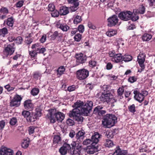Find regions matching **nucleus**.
<instances>
[{
	"label": "nucleus",
	"instance_id": "f257e3e1",
	"mask_svg": "<svg viewBox=\"0 0 155 155\" xmlns=\"http://www.w3.org/2000/svg\"><path fill=\"white\" fill-rule=\"evenodd\" d=\"M93 106L91 101H87L84 104L83 102L78 101L74 103L73 106L74 108L69 112V115L70 117H73L74 120L79 124L81 123L83 121V117L81 115H87L91 110Z\"/></svg>",
	"mask_w": 155,
	"mask_h": 155
},
{
	"label": "nucleus",
	"instance_id": "f03ea898",
	"mask_svg": "<svg viewBox=\"0 0 155 155\" xmlns=\"http://www.w3.org/2000/svg\"><path fill=\"white\" fill-rule=\"evenodd\" d=\"M85 132L83 130L76 134L75 138L71 143L72 147L69 153L71 155H80L81 150V143L84 137Z\"/></svg>",
	"mask_w": 155,
	"mask_h": 155
},
{
	"label": "nucleus",
	"instance_id": "7ed1b4c3",
	"mask_svg": "<svg viewBox=\"0 0 155 155\" xmlns=\"http://www.w3.org/2000/svg\"><path fill=\"white\" fill-rule=\"evenodd\" d=\"M49 114L46 116L51 123H54L56 121L61 122L64 117V114L61 112H56L55 109H51L48 110Z\"/></svg>",
	"mask_w": 155,
	"mask_h": 155
},
{
	"label": "nucleus",
	"instance_id": "20e7f679",
	"mask_svg": "<svg viewBox=\"0 0 155 155\" xmlns=\"http://www.w3.org/2000/svg\"><path fill=\"white\" fill-rule=\"evenodd\" d=\"M115 116L111 114H107L103 118L102 124L105 127L110 128L114 125Z\"/></svg>",
	"mask_w": 155,
	"mask_h": 155
},
{
	"label": "nucleus",
	"instance_id": "39448f33",
	"mask_svg": "<svg viewBox=\"0 0 155 155\" xmlns=\"http://www.w3.org/2000/svg\"><path fill=\"white\" fill-rule=\"evenodd\" d=\"M95 136H95L92 137L93 141V143L87 147L86 151L88 154H93L97 151V144L99 141L98 138L99 136L98 135Z\"/></svg>",
	"mask_w": 155,
	"mask_h": 155
},
{
	"label": "nucleus",
	"instance_id": "423d86ee",
	"mask_svg": "<svg viewBox=\"0 0 155 155\" xmlns=\"http://www.w3.org/2000/svg\"><path fill=\"white\" fill-rule=\"evenodd\" d=\"M15 50L14 44L13 43L4 45L3 51L4 55L7 57L12 54Z\"/></svg>",
	"mask_w": 155,
	"mask_h": 155
},
{
	"label": "nucleus",
	"instance_id": "0eeeda50",
	"mask_svg": "<svg viewBox=\"0 0 155 155\" xmlns=\"http://www.w3.org/2000/svg\"><path fill=\"white\" fill-rule=\"evenodd\" d=\"M22 97L20 95L17 94L15 95L12 99L10 103V106L12 107H18L21 104Z\"/></svg>",
	"mask_w": 155,
	"mask_h": 155
},
{
	"label": "nucleus",
	"instance_id": "6e6552de",
	"mask_svg": "<svg viewBox=\"0 0 155 155\" xmlns=\"http://www.w3.org/2000/svg\"><path fill=\"white\" fill-rule=\"evenodd\" d=\"M133 13L130 11L121 12L118 15V17L121 20L127 21L131 19Z\"/></svg>",
	"mask_w": 155,
	"mask_h": 155
},
{
	"label": "nucleus",
	"instance_id": "1a4fd4ad",
	"mask_svg": "<svg viewBox=\"0 0 155 155\" xmlns=\"http://www.w3.org/2000/svg\"><path fill=\"white\" fill-rule=\"evenodd\" d=\"M77 78L80 80L86 78L89 75L88 71L86 69H83L79 70L77 72Z\"/></svg>",
	"mask_w": 155,
	"mask_h": 155
},
{
	"label": "nucleus",
	"instance_id": "9d476101",
	"mask_svg": "<svg viewBox=\"0 0 155 155\" xmlns=\"http://www.w3.org/2000/svg\"><path fill=\"white\" fill-rule=\"evenodd\" d=\"M75 57L76 62L77 65L85 63L87 59V57L86 55L81 53L76 54Z\"/></svg>",
	"mask_w": 155,
	"mask_h": 155
},
{
	"label": "nucleus",
	"instance_id": "9b49d317",
	"mask_svg": "<svg viewBox=\"0 0 155 155\" xmlns=\"http://www.w3.org/2000/svg\"><path fill=\"white\" fill-rule=\"evenodd\" d=\"M71 149L70 145L67 143H64L59 150V152L61 155H66Z\"/></svg>",
	"mask_w": 155,
	"mask_h": 155
},
{
	"label": "nucleus",
	"instance_id": "f8f14e48",
	"mask_svg": "<svg viewBox=\"0 0 155 155\" xmlns=\"http://www.w3.org/2000/svg\"><path fill=\"white\" fill-rule=\"evenodd\" d=\"M13 150L6 147H2L0 149V155H13Z\"/></svg>",
	"mask_w": 155,
	"mask_h": 155
},
{
	"label": "nucleus",
	"instance_id": "ddd939ff",
	"mask_svg": "<svg viewBox=\"0 0 155 155\" xmlns=\"http://www.w3.org/2000/svg\"><path fill=\"white\" fill-rule=\"evenodd\" d=\"M134 98L140 103H141L144 99V94L140 93L137 90H134Z\"/></svg>",
	"mask_w": 155,
	"mask_h": 155
},
{
	"label": "nucleus",
	"instance_id": "4468645a",
	"mask_svg": "<svg viewBox=\"0 0 155 155\" xmlns=\"http://www.w3.org/2000/svg\"><path fill=\"white\" fill-rule=\"evenodd\" d=\"M31 101L30 100H27L24 102L23 105L25 109L29 110H32L33 109L34 106Z\"/></svg>",
	"mask_w": 155,
	"mask_h": 155
},
{
	"label": "nucleus",
	"instance_id": "2eb2a0df",
	"mask_svg": "<svg viewBox=\"0 0 155 155\" xmlns=\"http://www.w3.org/2000/svg\"><path fill=\"white\" fill-rule=\"evenodd\" d=\"M107 21L108 26L112 27L115 25L116 24V15H114L108 18Z\"/></svg>",
	"mask_w": 155,
	"mask_h": 155
},
{
	"label": "nucleus",
	"instance_id": "dca6fc26",
	"mask_svg": "<svg viewBox=\"0 0 155 155\" xmlns=\"http://www.w3.org/2000/svg\"><path fill=\"white\" fill-rule=\"evenodd\" d=\"M102 108L103 107L100 106L96 107L94 109V113L100 116L103 115L106 113V111L105 110H101Z\"/></svg>",
	"mask_w": 155,
	"mask_h": 155
},
{
	"label": "nucleus",
	"instance_id": "f3484780",
	"mask_svg": "<svg viewBox=\"0 0 155 155\" xmlns=\"http://www.w3.org/2000/svg\"><path fill=\"white\" fill-rule=\"evenodd\" d=\"M146 55L144 53H140L137 57V60L139 65H144V63L145 61Z\"/></svg>",
	"mask_w": 155,
	"mask_h": 155
},
{
	"label": "nucleus",
	"instance_id": "a211bd4d",
	"mask_svg": "<svg viewBox=\"0 0 155 155\" xmlns=\"http://www.w3.org/2000/svg\"><path fill=\"white\" fill-rule=\"evenodd\" d=\"M0 18L3 19L7 18L6 15L8 13V11L7 8L2 7L0 9Z\"/></svg>",
	"mask_w": 155,
	"mask_h": 155
},
{
	"label": "nucleus",
	"instance_id": "6ab92c4d",
	"mask_svg": "<svg viewBox=\"0 0 155 155\" xmlns=\"http://www.w3.org/2000/svg\"><path fill=\"white\" fill-rule=\"evenodd\" d=\"M98 135L99 136V137L98 138V140H99V138L101 137V135H100L99 134L98 132H95L94 133V134L92 136L91 139H87L83 141V144L84 145H87L90 143H93V139L92 137L93 136H94L96 135ZM95 137H96L95 136Z\"/></svg>",
	"mask_w": 155,
	"mask_h": 155
},
{
	"label": "nucleus",
	"instance_id": "aec40b11",
	"mask_svg": "<svg viewBox=\"0 0 155 155\" xmlns=\"http://www.w3.org/2000/svg\"><path fill=\"white\" fill-rule=\"evenodd\" d=\"M56 26L64 31H67L69 29V27L66 24L57 23L56 25Z\"/></svg>",
	"mask_w": 155,
	"mask_h": 155
},
{
	"label": "nucleus",
	"instance_id": "412c9836",
	"mask_svg": "<svg viewBox=\"0 0 155 155\" xmlns=\"http://www.w3.org/2000/svg\"><path fill=\"white\" fill-rule=\"evenodd\" d=\"M109 94H105L104 96V102H106L107 103H109V102L111 103H113L114 102H116V100L114 99L113 98H110L108 96Z\"/></svg>",
	"mask_w": 155,
	"mask_h": 155
},
{
	"label": "nucleus",
	"instance_id": "4be33fe9",
	"mask_svg": "<svg viewBox=\"0 0 155 155\" xmlns=\"http://www.w3.org/2000/svg\"><path fill=\"white\" fill-rule=\"evenodd\" d=\"M59 14L61 15H65L69 13L68 8L66 7L63 6L60 8Z\"/></svg>",
	"mask_w": 155,
	"mask_h": 155
},
{
	"label": "nucleus",
	"instance_id": "5701e85b",
	"mask_svg": "<svg viewBox=\"0 0 155 155\" xmlns=\"http://www.w3.org/2000/svg\"><path fill=\"white\" fill-rule=\"evenodd\" d=\"M127 153V150H122L119 146H117V155H126Z\"/></svg>",
	"mask_w": 155,
	"mask_h": 155
},
{
	"label": "nucleus",
	"instance_id": "b1692460",
	"mask_svg": "<svg viewBox=\"0 0 155 155\" xmlns=\"http://www.w3.org/2000/svg\"><path fill=\"white\" fill-rule=\"evenodd\" d=\"M4 23H6V24L9 27H12L14 23V19L12 17L8 18L5 21Z\"/></svg>",
	"mask_w": 155,
	"mask_h": 155
},
{
	"label": "nucleus",
	"instance_id": "393cba45",
	"mask_svg": "<svg viewBox=\"0 0 155 155\" xmlns=\"http://www.w3.org/2000/svg\"><path fill=\"white\" fill-rule=\"evenodd\" d=\"M145 7L142 5L136 10L135 13H138L139 14L142 15L145 12Z\"/></svg>",
	"mask_w": 155,
	"mask_h": 155
},
{
	"label": "nucleus",
	"instance_id": "a878e982",
	"mask_svg": "<svg viewBox=\"0 0 155 155\" xmlns=\"http://www.w3.org/2000/svg\"><path fill=\"white\" fill-rule=\"evenodd\" d=\"M79 5L78 2H74V3L70 7L71 11L73 12L76 11L79 8Z\"/></svg>",
	"mask_w": 155,
	"mask_h": 155
},
{
	"label": "nucleus",
	"instance_id": "bb28decb",
	"mask_svg": "<svg viewBox=\"0 0 155 155\" xmlns=\"http://www.w3.org/2000/svg\"><path fill=\"white\" fill-rule=\"evenodd\" d=\"M61 143V138L58 135L54 136L53 139V143L54 144L60 143Z\"/></svg>",
	"mask_w": 155,
	"mask_h": 155
},
{
	"label": "nucleus",
	"instance_id": "cd10ccee",
	"mask_svg": "<svg viewBox=\"0 0 155 155\" xmlns=\"http://www.w3.org/2000/svg\"><path fill=\"white\" fill-rule=\"evenodd\" d=\"M152 36L151 35L147 33H145L142 37V39L143 41H149L152 38Z\"/></svg>",
	"mask_w": 155,
	"mask_h": 155
},
{
	"label": "nucleus",
	"instance_id": "c85d7f7f",
	"mask_svg": "<svg viewBox=\"0 0 155 155\" xmlns=\"http://www.w3.org/2000/svg\"><path fill=\"white\" fill-rule=\"evenodd\" d=\"M82 18L81 16L77 15L75 16L74 20V23L75 24H77L80 23L82 21Z\"/></svg>",
	"mask_w": 155,
	"mask_h": 155
},
{
	"label": "nucleus",
	"instance_id": "c756f323",
	"mask_svg": "<svg viewBox=\"0 0 155 155\" xmlns=\"http://www.w3.org/2000/svg\"><path fill=\"white\" fill-rule=\"evenodd\" d=\"M8 33V29L5 28H4L0 29V36L3 37L5 36Z\"/></svg>",
	"mask_w": 155,
	"mask_h": 155
},
{
	"label": "nucleus",
	"instance_id": "7c9ffc66",
	"mask_svg": "<svg viewBox=\"0 0 155 155\" xmlns=\"http://www.w3.org/2000/svg\"><path fill=\"white\" fill-rule=\"evenodd\" d=\"M65 71V69L64 66H61L59 67L57 70V74L60 76Z\"/></svg>",
	"mask_w": 155,
	"mask_h": 155
},
{
	"label": "nucleus",
	"instance_id": "2f4dec72",
	"mask_svg": "<svg viewBox=\"0 0 155 155\" xmlns=\"http://www.w3.org/2000/svg\"><path fill=\"white\" fill-rule=\"evenodd\" d=\"M132 59L131 56L129 55H126L123 56V61L125 62H128L131 61Z\"/></svg>",
	"mask_w": 155,
	"mask_h": 155
},
{
	"label": "nucleus",
	"instance_id": "473e14b6",
	"mask_svg": "<svg viewBox=\"0 0 155 155\" xmlns=\"http://www.w3.org/2000/svg\"><path fill=\"white\" fill-rule=\"evenodd\" d=\"M105 145L106 147H112L113 146V142L110 140H106L105 143Z\"/></svg>",
	"mask_w": 155,
	"mask_h": 155
},
{
	"label": "nucleus",
	"instance_id": "72a5a7b5",
	"mask_svg": "<svg viewBox=\"0 0 155 155\" xmlns=\"http://www.w3.org/2000/svg\"><path fill=\"white\" fill-rule=\"evenodd\" d=\"M128 109L129 111L131 113L134 114L136 111L135 107L134 104L128 106Z\"/></svg>",
	"mask_w": 155,
	"mask_h": 155
},
{
	"label": "nucleus",
	"instance_id": "f704fd0d",
	"mask_svg": "<svg viewBox=\"0 0 155 155\" xmlns=\"http://www.w3.org/2000/svg\"><path fill=\"white\" fill-rule=\"evenodd\" d=\"M22 114L25 118H27V120H28V118L30 115V112L29 111L24 110L22 112Z\"/></svg>",
	"mask_w": 155,
	"mask_h": 155
},
{
	"label": "nucleus",
	"instance_id": "c9c22d12",
	"mask_svg": "<svg viewBox=\"0 0 155 155\" xmlns=\"http://www.w3.org/2000/svg\"><path fill=\"white\" fill-rule=\"evenodd\" d=\"M33 115H34V117L36 118V119H37L41 116V112L38 109H37L36 110L35 112L34 113Z\"/></svg>",
	"mask_w": 155,
	"mask_h": 155
},
{
	"label": "nucleus",
	"instance_id": "e433bc0d",
	"mask_svg": "<svg viewBox=\"0 0 155 155\" xmlns=\"http://www.w3.org/2000/svg\"><path fill=\"white\" fill-rule=\"evenodd\" d=\"M124 91V88L123 86L120 87L117 91V92L118 96H122Z\"/></svg>",
	"mask_w": 155,
	"mask_h": 155
},
{
	"label": "nucleus",
	"instance_id": "4c0bfd02",
	"mask_svg": "<svg viewBox=\"0 0 155 155\" xmlns=\"http://www.w3.org/2000/svg\"><path fill=\"white\" fill-rule=\"evenodd\" d=\"M137 80V78L136 76H130L128 79V81L129 82L133 83L136 81Z\"/></svg>",
	"mask_w": 155,
	"mask_h": 155
},
{
	"label": "nucleus",
	"instance_id": "58836bf2",
	"mask_svg": "<svg viewBox=\"0 0 155 155\" xmlns=\"http://www.w3.org/2000/svg\"><path fill=\"white\" fill-rule=\"evenodd\" d=\"M123 61V57L121 54L117 53V63L122 62Z\"/></svg>",
	"mask_w": 155,
	"mask_h": 155
},
{
	"label": "nucleus",
	"instance_id": "ea45409f",
	"mask_svg": "<svg viewBox=\"0 0 155 155\" xmlns=\"http://www.w3.org/2000/svg\"><path fill=\"white\" fill-rule=\"evenodd\" d=\"M41 76V74L38 71L35 72L33 74V78L36 80L40 78Z\"/></svg>",
	"mask_w": 155,
	"mask_h": 155
},
{
	"label": "nucleus",
	"instance_id": "a19ab883",
	"mask_svg": "<svg viewBox=\"0 0 155 155\" xmlns=\"http://www.w3.org/2000/svg\"><path fill=\"white\" fill-rule=\"evenodd\" d=\"M39 92V90L38 88H34L31 91V94L33 96L37 95Z\"/></svg>",
	"mask_w": 155,
	"mask_h": 155
},
{
	"label": "nucleus",
	"instance_id": "79ce46f5",
	"mask_svg": "<svg viewBox=\"0 0 155 155\" xmlns=\"http://www.w3.org/2000/svg\"><path fill=\"white\" fill-rule=\"evenodd\" d=\"M74 38L76 41H79L81 39V35L80 34H77L74 36Z\"/></svg>",
	"mask_w": 155,
	"mask_h": 155
},
{
	"label": "nucleus",
	"instance_id": "37998d69",
	"mask_svg": "<svg viewBox=\"0 0 155 155\" xmlns=\"http://www.w3.org/2000/svg\"><path fill=\"white\" fill-rule=\"evenodd\" d=\"M29 143V142L27 140H24L21 144V146L22 147L26 148L28 146Z\"/></svg>",
	"mask_w": 155,
	"mask_h": 155
},
{
	"label": "nucleus",
	"instance_id": "c03bdc74",
	"mask_svg": "<svg viewBox=\"0 0 155 155\" xmlns=\"http://www.w3.org/2000/svg\"><path fill=\"white\" fill-rule=\"evenodd\" d=\"M4 87L9 92L13 91L15 89V87H11L9 84L5 86Z\"/></svg>",
	"mask_w": 155,
	"mask_h": 155
},
{
	"label": "nucleus",
	"instance_id": "a18cd8bd",
	"mask_svg": "<svg viewBox=\"0 0 155 155\" xmlns=\"http://www.w3.org/2000/svg\"><path fill=\"white\" fill-rule=\"evenodd\" d=\"M51 15L53 17H57L59 15V12L56 10H54L52 11Z\"/></svg>",
	"mask_w": 155,
	"mask_h": 155
},
{
	"label": "nucleus",
	"instance_id": "49530a36",
	"mask_svg": "<svg viewBox=\"0 0 155 155\" xmlns=\"http://www.w3.org/2000/svg\"><path fill=\"white\" fill-rule=\"evenodd\" d=\"M17 122V120L15 117H13L11 119L9 123L12 125H14L16 124Z\"/></svg>",
	"mask_w": 155,
	"mask_h": 155
},
{
	"label": "nucleus",
	"instance_id": "de8ad7c7",
	"mask_svg": "<svg viewBox=\"0 0 155 155\" xmlns=\"http://www.w3.org/2000/svg\"><path fill=\"white\" fill-rule=\"evenodd\" d=\"M116 34V31L114 30L107 32L106 33L107 35L109 37L113 36Z\"/></svg>",
	"mask_w": 155,
	"mask_h": 155
},
{
	"label": "nucleus",
	"instance_id": "09e8293b",
	"mask_svg": "<svg viewBox=\"0 0 155 155\" xmlns=\"http://www.w3.org/2000/svg\"><path fill=\"white\" fill-rule=\"evenodd\" d=\"M97 64V62L95 61L91 60L89 62V65L90 67L93 68L95 67Z\"/></svg>",
	"mask_w": 155,
	"mask_h": 155
},
{
	"label": "nucleus",
	"instance_id": "8fccbe9b",
	"mask_svg": "<svg viewBox=\"0 0 155 155\" xmlns=\"http://www.w3.org/2000/svg\"><path fill=\"white\" fill-rule=\"evenodd\" d=\"M67 124L69 126H73L74 124V121L70 119H68L66 121Z\"/></svg>",
	"mask_w": 155,
	"mask_h": 155
},
{
	"label": "nucleus",
	"instance_id": "3c124183",
	"mask_svg": "<svg viewBox=\"0 0 155 155\" xmlns=\"http://www.w3.org/2000/svg\"><path fill=\"white\" fill-rule=\"evenodd\" d=\"M77 29L78 31L80 32L83 33L84 31V26L82 25H81L78 26Z\"/></svg>",
	"mask_w": 155,
	"mask_h": 155
},
{
	"label": "nucleus",
	"instance_id": "603ef678",
	"mask_svg": "<svg viewBox=\"0 0 155 155\" xmlns=\"http://www.w3.org/2000/svg\"><path fill=\"white\" fill-rule=\"evenodd\" d=\"M88 26L90 28L93 30H94L96 28L95 26L91 22H88Z\"/></svg>",
	"mask_w": 155,
	"mask_h": 155
},
{
	"label": "nucleus",
	"instance_id": "864d4df0",
	"mask_svg": "<svg viewBox=\"0 0 155 155\" xmlns=\"http://www.w3.org/2000/svg\"><path fill=\"white\" fill-rule=\"evenodd\" d=\"M48 10L49 11L52 12L54 10L55 7L53 4H50L48 5Z\"/></svg>",
	"mask_w": 155,
	"mask_h": 155
},
{
	"label": "nucleus",
	"instance_id": "5fc2aeb1",
	"mask_svg": "<svg viewBox=\"0 0 155 155\" xmlns=\"http://www.w3.org/2000/svg\"><path fill=\"white\" fill-rule=\"evenodd\" d=\"M16 42L18 44H21L23 41V39L21 37H17L15 39Z\"/></svg>",
	"mask_w": 155,
	"mask_h": 155
},
{
	"label": "nucleus",
	"instance_id": "6e6d98bb",
	"mask_svg": "<svg viewBox=\"0 0 155 155\" xmlns=\"http://www.w3.org/2000/svg\"><path fill=\"white\" fill-rule=\"evenodd\" d=\"M24 1L22 0L18 1L16 4V6L17 8H20L23 5Z\"/></svg>",
	"mask_w": 155,
	"mask_h": 155
},
{
	"label": "nucleus",
	"instance_id": "4d7b16f0",
	"mask_svg": "<svg viewBox=\"0 0 155 155\" xmlns=\"http://www.w3.org/2000/svg\"><path fill=\"white\" fill-rule=\"evenodd\" d=\"M38 52H36L35 51H29V54L33 58L35 57L37 54Z\"/></svg>",
	"mask_w": 155,
	"mask_h": 155
},
{
	"label": "nucleus",
	"instance_id": "13d9d810",
	"mask_svg": "<svg viewBox=\"0 0 155 155\" xmlns=\"http://www.w3.org/2000/svg\"><path fill=\"white\" fill-rule=\"evenodd\" d=\"M46 51V49L45 48H37V51H38V53H43Z\"/></svg>",
	"mask_w": 155,
	"mask_h": 155
},
{
	"label": "nucleus",
	"instance_id": "bf43d9fd",
	"mask_svg": "<svg viewBox=\"0 0 155 155\" xmlns=\"http://www.w3.org/2000/svg\"><path fill=\"white\" fill-rule=\"evenodd\" d=\"M35 127L33 126H31L29 127L28 132L29 134H33L35 131Z\"/></svg>",
	"mask_w": 155,
	"mask_h": 155
},
{
	"label": "nucleus",
	"instance_id": "052dcab7",
	"mask_svg": "<svg viewBox=\"0 0 155 155\" xmlns=\"http://www.w3.org/2000/svg\"><path fill=\"white\" fill-rule=\"evenodd\" d=\"M21 56L19 54H17L13 57L14 60H18L21 58Z\"/></svg>",
	"mask_w": 155,
	"mask_h": 155
},
{
	"label": "nucleus",
	"instance_id": "680f3d73",
	"mask_svg": "<svg viewBox=\"0 0 155 155\" xmlns=\"http://www.w3.org/2000/svg\"><path fill=\"white\" fill-rule=\"evenodd\" d=\"M33 35V33L32 32L31 33H27L25 35V39H28L31 37H32Z\"/></svg>",
	"mask_w": 155,
	"mask_h": 155
},
{
	"label": "nucleus",
	"instance_id": "e2e57ef3",
	"mask_svg": "<svg viewBox=\"0 0 155 155\" xmlns=\"http://www.w3.org/2000/svg\"><path fill=\"white\" fill-rule=\"evenodd\" d=\"M76 87L74 85L69 87L68 88V90L69 91H74L76 89Z\"/></svg>",
	"mask_w": 155,
	"mask_h": 155
},
{
	"label": "nucleus",
	"instance_id": "0e129e2a",
	"mask_svg": "<svg viewBox=\"0 0 155 155\" xmlns=\"http://www.w3.org/2000/svg\"><path fill=\"white\" fill-rule=\"evenodd\" d=\"M5 122L4 121L2 120L0 121V130H2L5 127Z\"/></svg>",
	"mask_w": 155,
	"mask_h": 155
},
{
	"label": "nucleus",
	"instance_id": "69168bd1",
	"mask_svg": "<svg viewBox=\"0 0 155 155\" xmlns=\"http://www.w3.org/2000/svg\"><path fill=\"white\" fill-rule=\"evenodd\" d=\"M46 36L45 35H43L41 38L40 41L41 43H43L46 41Z\"/></svg>",
	"mask_w": 155,
	"mask_h": 155
},
{
	"label": "nucleus",
	"instance_id": "338daca9",
	"mask_svg": "<svg viewBox=\"0 0 155 155\" xmlns=\"http://www.w3.org/2000/svg\"><path fill=\"white\" fill-rule=\"evenodd\" d=\"M147 18H150L153 16L152 13L150 12H148L147 14L145 15Z\"/></svg>",
	"mask_w": 155,
	"mask_h": 155
},
{
	"label": "nucleus",
	"instance_id": "774afa93",
	"mask_svg": "<svg viewBox=\"0 0 155 155\" xmlns=\"http://www.w3.org/2000/svg\"><path fill=\"white\" fill-rule=\"evenodd\" d=\"M75 134V132L73 130H72L70 131L69 133V136L71 138H73L74 137Z\"/></svg>",
	"mask_w": 155,
	"mask_h": 155
}]
</instances>
